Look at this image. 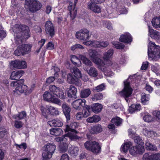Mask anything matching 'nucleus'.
<instances>
[{"instance_id": "nucleus-1", "label": "nucleus", "mask_w": 160, "mask_h": 160, "mask_svg": "<svg viewBox=\"0 0 160 160\" xmlns=\"http://www.w3.org/2000/svg\"><path fill=\"white\" fill-rule=\"evenodd\" d=\"M13 32L16 43H21L24 39H28L30 37L29 29L28 26L20 24L15 25Z\"/></svg>"}, {"instance_id": "nucleus-2", "label": "nucleus", "mask_w": 160, "mask_h": 160, "mask_svg": "<svg viewBox=\"0 0 160 160\" xmlns=\"http://www.w3.org/2000/svg\"><path fill=\"white\" fill-rule=\"evenodd\" d=\"M24 82V80L21 79L16 81H13L11 83V86L16 87L13 92L14 95L18 96L23 93L25 95H28L32 92L34 88V85H31L29 87L25 85H22Z\"/></svg>"}, {"instance_id": "nucleus-3", "label": "nucleus", "mask_w": 160, "mask_h": 160, "mask_svg": "<svg viewBox=\"0 0 160 160\" xmlns=\"http://www.w3.org/2000/svg\"><path fill=\"white\" fill-rule=\"evenodd\" d=\"M89 57L91 60L98 66V68L104 73V74L108 77H112L114 75V73L110 71L107 72L106 70V67L104 68L105 63L99 57L100 55L95 50L89 49L88 51Z\"/></svg>"}, {"instance_id": "nucleus-4", "label": "nucleus", "mask_w": 160, "mask_h": 160, "mask_svg": "<svg viewBox=\"0 0 160 160\" xmlns=\"http://www.w3.org/2000/svg\"><path fill=\"white\" fill-rule=\"evenodd\" d=\"M129 136L132 138L134 137V142L137 143L136 147L131 148L130 150V153L133 156H135L138 154H142L144 151L145 149L143 145V143L140 137L136 136L135 134V131L131 129L128 130Z\"/></svg>"}, {"instance_id": "nucleus-5", "label": "nucleus", "mask_w": 160, "mask_h": 160, "mask_svg": "<svg viewBox=\"0 0 160 160\" xmlns=\"http://www.w3.org/2000/svg\"><path fill=\"white\" fill-rule=\"evenodd\" d=\"M113 53V50L110 49L107 51L104 52L103 54L102 58L104 60L103 61L105 63L104 68H105V67H106V70L107 72H109V71H110L112 72L110 70L108 69V68L106 66L109 67H110L114 69L117 71L119 70V67L118 66L117 63L115 62L113 63L110 60V59L112 58Z\"/></svg>"}, {"instance_id": "nucleus-6", "label": "nucleus", "mask_w": 160, "mask_h": 160, "mask_svg": "<svg viewBox=\"0 0 160 160\" xmlns=\"http://www.w3.org/2000/svg\"><path fill=\"white\" fill-rule=\"evenodd\" d=\"M148 54L149 60H157L160 57V47L156 46L154 43L149 41Z\"/></svg>"}, {"instance_id": "nucleus-7", "label": "nucleus", "mask_w": 160, "mask_h": 160, "mask_svg": "<svg viewBox=\"0 0 160 160\" xmlns=\"http://www.w3.org/2000/svg\"><path fill=\"white\" fill-rule=\"evenodd\" d=\"M78 127V124L75 122H72L69 125H68L66 126L64 131L65 132H68L66 134V136L69 137L71 140L78 139L80 138L78 137L76 134L78 133L75 129Z\"/></svg>"}, {"instance_id": "nucleus-8", "label": "nucleus", "mask_w": 160, "mask_h": 160, "mask_svg": "<svg viewBox=\"0 0 160 160\" xmlns=\"http://www.w3.org/2000/svg\"><path fill=\"white\" fill-rule=\"evenodd\" d=\"M56 146L54 143H48L42 148V154L43 160H48L54 152Z\"/></svg>"}, {"instance_id": "nucleus-9", "label": "nucleus", "mask_w": 160, "mask_h": 160, "mask_svg": "<svg viewBox=\"0 0 160 160\" xmlns=\"http://www.w3.org/2000/svg\"><path fill=\"white\" fill-rule=\"evenodd\" d=\"M135 75L129 76L128 79L124 82V87L122 91L119 92V94L125 98L127 102H128L127 98L130 97L133 91L132 89L130 86L129 79H131L135 76Z\"/></svg>"}, {"instance_id": "nucleus-10", "label": "nucleus", "mask_w": 160, "mask_h": 160, "mask_svg": "<svg viewBox=\"0 0 160 160\" xmlns=\"http://www.w3.org/2000/svg\"><path fill=\"white\" fill-rule=\"evenodd\" d=\"M84 146L86 149L91 151L94 153H98L101 151V145L95 141H88L85 143Z\"/></svg>"}, {"instance_id": "nucleus-11", "label": "nucleus", "mask_w": 160, "mask_h": 160, "mask_svg": "<svg viewBox=\"0 0 160 160\" xmlns=\"http://www.w3.org/2000/svg\"><path fill=\"white\" fill-rule=\"evenodd\" d=\"M41 110L43 116L46 118H48V110L50 114L52 115H58L60 114V112L58 109L56 108L51 106L49 105H46L45 107L42 106L41 108Z\"/></svg>"}, {"instance_id": "nucleus-12", "label": "nucleus", "mask_w": 160, "mask_h": 160, "mask_svg": "<svg viewBox=\"0 0 160 160\" xmlns=\"http://www.w3.org/2000/svg\"><path fill=\"white\" fill-rule=\"evenodd\" d=\"M43 98L44 100L45 101L59 105H60L61 104L60 100L56 98L55 96L50 92L49 91H46L44 92L43 95Z\"/></svg>"}, {"instance_id": "nucleus-13", "label": "nucleus", "mask_w": 160, "mask_h": 160, "mask_svg": "<svg viewBox=\"0 0 160 160\" xmlns=\"http://www.w3.org/2000/svg\"><path fill=\"white\" fill-rule=\"evenodd\" d=\"M105 0H90L88 4V7L92 11L96 13L101 12V8L97 5L98 3L103 2Z\"/></svg>"}, {"instance_id": "nucleus-14", "label": "nucleus", "mask_w": 160, "mask_h": 160, "mask_svg": "<svg viewBox=\"0 0 160 160\" xmlns=\"http://www.w3.org/2000/svg\"><path fill=\"white\" fill-rule=\"evenodd\" d=\"M49 91L54 96H56L62 99L65 98L63 91L54 85L49 86Z\"/></svg>"}, {"instance_id": "nucleus-15", "label": "nucleus", "mask_w": 160, "mask_h": 160, "mask_svg": "<svg viewBox=\"0 0 160 160\" xmlns=\"http://www.w3.org/2000/svg\"><path fill=\"white\" fill-rule=\"evenodd\" d=\"M77 38L82 40L83 41L88 40L90 38L88 31L86 29H82L79 31L77 32L76 34Z\"/></svg>"}, {"instance_id": "nucleus-16", "label": "nucleus", "mask_w": 160, "mask_h": 160, "mask_svg": "<svg viewBox=\"0 0 160 160\" xmlns=\"http://www.w3.org/2000/svg\"><path fill=\"white\" fill-rule=\"evenodd\" d=\"M26 3L29 6V9L32 12H34L39 10L41 7V3L35 0H26Z\"/></svg>"}, {"instance_id": "nucleus-17", "label": "nucleus", "mask_w": 160, "mask_h": 160, "mask_svg": "<svg viewBox=\"0 0 160 160\" xmlns=\"http://www.w3.org/2000/svg\"><path fill=\"white\" fill-rule=\"evenodd\" d=\"M86 101L84 99H79L74 101L72 103V107L76 110H80L82 107L86 104Z\"/></svg>"}, {"instance_id": "nucleus-18", "label": "nucleus", "mask_w": 160, "mask_h": 160, "mask_svg": "<svg viewBox=\"0 0 160 160\" xmlns=\"http://www.w3.org/2000/svg\"><path fill=\"white\" fill-rule=\"evenodd\" d=\"M45 30L46 33L51 37L54 35V27L51 21H48L46 22L45 25Z\"/></svg>"}, {"instance_id": "nucleus-19", "label": "nucleus", "mask_w": 160, "mask_h": 160, "mask_svg": "<svg viewBox=\"0 0 160 160\" xmlns=\"http://www.w3.org/2000/svg\"><path fill=\"white\" fill-rule=\"evenodd\" d=\"M67 81L69 83L74 84L78 86H80L82 85L81 81L71 73L68 75Z\"/></svg>"}, {"instance_id": "nucleus-20", "label": "nucleus", "mask_w": 160, "mask_h": 160, "mask_svg": "<svg viewBox=\"0 0 160 160\" xmlns=\"http://www.w3.org/2000/svg\"><path fill=\"white\" fill-rule=\"evenodd\" d=\"M148 34L152 38L158 40L160 38V32L156 30H153L152 28L148 26Z\"/></svg>"}, {"instance_id": "nucleus-21", "label": "nucleus", "mask_w": 160, "mask_h": 160, "mask_svg": "<svg viewBox=\"0 0 160 160\" xmlns=\"http://www.w3.org/2000/svg\"><path fill=\"white\" fill-rule=\"evenodd\" d=\"M68 96L69 98H77V89L74 86L70 85L66 89Z\"/></svg>"}, {"instance_id": "nucleus-22", "label": "nucleus", "mask_w": 160, "mask_h": 160, "mask_svg": "<svg viewBox=\"0 0 160 160\" xmlns=\"http://www.w3.org/2000/svg\"><path fill=\"white\" fill-rule=\"evenodd\" d=\"M119 40L122 42L129 43L132 41V39L130 34L129 33L127 32L121 35Z\"/></svg>"}, {"instance_id": "nucleus-23", "label": "nucleus", "mask_w": 160, "mask_h": 160, "mask_svg": "<svg viewBox=\"0 0 160 160\" xmlns=\"http://www.w3.org/2000/svg\"><path fill=\"white\" fill-rule=\"evenodd\" d=\"M62 108L67 120V121L69 120L70 118V113L71 110V108L67 104L64 103L62 105Z\"/></svg>"}, {"instance_id": "nucleus-24", "label": "nucleus", "mask_w": 160, "mask_h": 160, "mask_svg": "<svg viewBox=\"0 0 160 160\" xmlns=\"http://www.w3.org/2000/svg\"><path fill=\"white\" fill-rule=\"evenodd\" d=\"M24 73V72L22 70L13 71L11 74L10 78L12 80L18 79L23 75Z\"/></svg>"}, {"instance_id": "nucleus-25", "label": "nucleus", "mask_w": 160, "mask_h": 160, "mask_svg": "<svg viewBox=\"0 0 160 160\" xmlns=\"http://www.w3.org/2000/svg\"><path fill=\"white\" fill-rule=\"evenodd\" d=\"M102 126L99 124H97L92 127L90 130L91 133L93 134H96L102 132Z\"/></svg>"}, {"instance_id": "nucleus-26", "label": "nucleus", "mask_w": 160, "mask_h": 160, "mask_svg": "<svg viewBox=\"0 0 160 160\" xmlns=\"http://www.w3.org/2000/svg\"><path fill=\"white\" fill-rule=\"evenodd\" d=\"M94 44L95 48H105L108 46V43L106 41H103L99 40H96V43Z\"/></svg>"}, {"instance_id": "nucleus-27", "label": "nucleus", "mask_w": 160, "mask_h": 160, "mask_svg": "<svg viewBox=\"0 0 160 160\" xmlns=\"http://www.w3.org/2000/svg\"><path fill=\"white\" fill-rule=\"evenodd\" d=\"M91 110V106H90L85 105L83 107L82 113L83 118H86L90 115Z\"/></svg>"}, {"instance_id": "nucleus-28", "label": "nucleus", "mask_w": 160, "mask_h": 160, "mask_svg": "<svg viewBox=\"0 0 160 160\" xmlns=\"http://www.w3.org/2000/svg\"><path fill=\"white\" fill-rule=\"evenodd\" d=\"M102 108V105L98 103L93 104L91 106V109L95 113H97L100 112Z\"/></svg>"}, {"instance_id": "nucleus-29", "label": "nucleus", "mask_w": 160, "mask_h": 160, "mask_svg": "<svg viewBox=\"0 0 160 160\" xmlns=\"http://www.w3.org/2000/svg\"><path fill=\"white\" fill-rule=\"evenodd\" d=\"M140 115L143 117V119L145 122H149L153 120L152 116L148 112H142Z\"/></svg>"}, {"instance_id": "nucleus-30", "label": "nucleus", "mask_w": 160, "mask_h": 160, "mask_svg": "<svg viewBox=\"0 0 160 160\" xmlns=\"http://www.w3.org/2000/svg\"><path fill=\"white\" fill-rule=\"evenodd\" d=\"M141 106L140 104H133L129 107L128 111L129 113H132L135 112H137L140 110Z\"/></svg>"}, {"instance_id": "nucleus-31", "label": "nucleus", "mask_w": 160, "mask_h": 160, "mask_svg": "<svg viewBox=\"0 0 160 160\" xmlns=\"http://www.w3.org/2000/svg\"><path fill=\"white\" fill-rule=\"evenodd\" d=\"M152 26L156 28H160V16L153 18L151 21Z\"/></svg>"}, {"instance_id": "nucleus-32", "label": "nucleus", "mask_w": 160, "mask_h": 160, "mask_svg": "<svg viewBox=\"0 0 160 160\" xmlns=\"http://www.w3.org/2000/svg\"><path fill=\"white\" fill-rule=\"evenodd\" d=\"M132 143L130 141L124 142L121 146V151L124 153L126 152H128L130 147L132 146Z\"/></svg>"}, {"instance_id": "nucleus-33", "label": "nucleus", "mask_w": 160, "mask_h": 160, "mask_svg": "<svg viewBox=\"0 0 160 160\" xmlns=\"http://www.w3.org/2000/svg\"><path fill=\"white\" fill-rule=\"evenodd\" d=\"M150 99V95L147 94L145 93H142L141 95V101L142 104L143 105L147 104L149 103Z\"/></svg>"}, {"instance_id": "nucleus-34", "label": "nucleus", "mask_w": 160, "mask_h": 160, "mask_svg": "<svg viewBox=\"0 0 160 160\" xmlns=\"http://www.w3.org/2000/svg\"><path fill=\"white\" fill-rule=\"evenodd\" d=\"M21 50L23 54L28 53L31 49L32 46L31 45L24 44L21 46Z\"/></svg>"}, {"instance_id": "nucleus-35", "label": "nucleus", "mask_w": 160, "mask_h": 160, "mask_svg": "<svg viewBox=\"0 0 160 160\" xmlns=\"http://www.w3.org/2000/svg\"><path fill=\"white\" fill-rule=\"evenodd\" d=\"M12 118L15 119H22L26 118L27 114L25 112L22 111L17 114H14L12 116Z\"/></svg>"}, {"instance_id": "nucleus-36", "label": "nucleus", "mask_w": 160, "mask_h": 160, "mask_svg": "<svg viewBox=\"0 0 160 160\" xmlns=\"http://www.w3.org/2000/svg\"><path fill=\"white\" fill-rule=\"evenodd\" d=\"M87 73L91 77H96L98 74L97 69L94 67H91L87 70Z\"/></svg>"}, {"instance_id": "nucleus-37", "label": "nucleus", "mask_w": 160, "mask_h": 160, "mask_svg": "<svg viewBox=\"0 0 160 160\" xmlns=\"http://www.w3.org/2000/svg\"><path fill=\"white\" fill-rule=\"evenodd\" d=\"M68 151L72 156H76L78 154L79 149L77 147H72L69 149Z\"/></svg>"}, {"instance_id": "nucleus-38", "label": "nucleus", "mask_w": 160, "mask_h": 160, "mask_svg": "<svg viewBox=\"0 0 160 160\" xmlns=\"http://www.w3.org/2000/svg\"><path fill=\"white\" fill-rule=\"evenodd\" d=\"M50 133L53 135L58 136L62 134V131L60 128H52L50 130Z\"/></svg>"}, {"instance_id": "nucleus-39", "label": "nucleus", "mask_w": 160, "mask_h": 160, "mask_svg": "<svg viewBox=\"0 0 160 160\" xmlns=\"http://www.w3.org/2000/svg\"><path fill=\"white\" fill-rule=\"evenodd\" d=\"M79 58L86 65L89 66H91L92 65V63L91 61L82 55H80Z\"/></svg>"}, {"instance_id": "nucleus-40", "label": "nucleus", "mask_w": 160, "mask_h": 160, "mask_svg": "<svg viewBox=\"0 0 160 160\" xmlns=\"http://www.w3.org/2000/svg\"><path fill=\"white\" fill-rule=\"evenodd\" d=\"M68 143L65 142L61 143L59 149L60 152L61 153H64L66 152L68 149Z\"/></svg>"}, {"instance_id": "nucleus-41", "label": "nucleus", "mask_w": 160, "mask_h": 160, "mask_svg": "<svg viewBox=\"0 0 160 160\" xmlns=\"http://www.w3.org/2000/svg\"><path fill=\"white\" fill-rule=\"evenodd\" d=\"M91 94V91L89 89H85L81 91L80 95L82 98H86L89 96Z\"/></svg>"}, {"instance_id": "nucleus-42", "label": "nucleus", "mask_w": 160, "mask_h": 160, "mask_svg": "<svg viewBox=\"0 0 160 160\" xmlns=\"http://www.w3.org/2000/svg\"><path fill=\"white\" fill-rule=\"evenodd\" d=\"M103 98V95L100 92H98L93 95L92 99L93 101L96 102L102 99Z\"/></svg>"}, {"instance_id": "nucleus-43", "label": "nucleus", "mask_w": 160, "mask_h": 160, "mask_svg": "<svg viewBox=\"0 0 160 160\" xmlns=\"http://www.w3.org/2000/svg\"><path fill=\"white\" fill-rule=\"evenodd\" d=\"M152 71L158 76L160 74V67L157 64L152 65L151 67Z\"/></svg>"}, {"instance_id": "nucleus-44", "label": "nucleus", "mask_w": 160, "mask_h": 160, "mask_svg": "<svg viewBox=\"0 0 160 160\" xmlns=\"http://www.w3.org/2000/svg\"><path fill=\"white\" fill-rule=\"evenodd\" d=\"M111 122L117 126H119L122 124V119L119 117H116L112 119Z\"/></svg>"}, {"instance_id": "nucleus-45", "label": "nucleus", "mask_w": 160, "mask_h": 160, "mask_svg": "<svg viewBox=\"0 0 160 160\" xmlns=\"http://www.w3.org/2000/svg\"><path fill=\"white\" fill-rule=\"evenodd\" d=\"M74 75L78 79L82 77V74L80 71L76 67H74L71 70Z\"/></svg>"}, {"instance_id": "nucleus-46", "label": "nucleus", "mask_w": 160, "mask_h": 160, "mask_svg": "<svg viewBox=\"0 0 160 160\" xmlns=\"http://www.w3.org/2000/svg\"><path fill=\"white\" fill-rule=\"evenodd\" d=\"M112 108L117 110L118 112L123 111L124 109L122 105L120 103H114L113 105L112 106Z\"/></svg>"}, {"instance_id": "nucleus-47", "label": "nucleus", "mask_w": 160, "mask_h": 160, "mask_svg": "<svg viewBox=\"0 0 160 160\" xmlns=\"http://www.w3.org/2000/svg\"><path fill=\"white\" fill-rule=\"evenodd\" d=\"M18 60L12 61L9 63V66L12 69L14 68L19 69Z\"/></svg>"}, {"instance_id": "nucleus-48", "label": "nucleus", "mask_w": 160, "mask_h": 160, "mask_svg": "<svg viewBox=\"0 0 160 160\" xmlns=\"http://www.w3.org/2000/svg\"><path fill=\"white\" fill-rule=\"evenodd\" d=\"M146 148L148 150H149L152 151L156 150H157V147L152 145L150 142H146Z\"/></svg>"}, {"instance_id": "nucleus-49", "label": "nucleus", "mask_w": 160, "mask_h": 160, "mask_svg": "<svg viewBox=\"0 0 160 160\" xmlns=\"http://www.w3.org/2000/svg\"><path fill=\"white\" fill-rule=\"evenodd\" d=\"M68 9L70 11L71 18L72 19L74 18L75 17L76 15L77 12L76 10L75 9H73L72 7L68 6Z\"/></svg>"}, {"instance_id": "nucleus-50", "label": "nucleus", "mask_w": 160, "mask_h": 160, "mask_svg": "<svg viewBox=\"0 0 160 160\" xmlns=\"http://www.w3.org/2000/svg\"><path fill=\"white\" fill-rule=\"evenodd\" d=\"M71 60L72 63L75 65H77L78 67H79L81 64V63L78 64V65H77V62L78 61H80L79 59L75 55H72L71 57Z\"/></svg>"}, {"instance_id": "nucleus-51", "label": "nucleus", "mask_w": 160, "mask_h": 160, "mask_svg": "<svg viewBox=\"0 0 160 160\" xmlns=\"http://www.w3.org/2000/svg\"><path fill=\"white\" fill-rule=\"evenodd\" d=\"M105 88V85L102 84L96 87H95L92 90L93 92H100L104 90Z\"/></svg>"}, {"instance_id": "nucleus-52", "label": "nucleus", "mask_w": 160, "mask_h": 160, "mask_svg": "<svg viewBox=\"0 0 160 160\" xmlns=\"http://www.w3.org/2000/svg\"><path fill=\"white\" fill-rule=\"evenodd\" d=\"M19 69H25L27 67V64L26 62L23 60H18Z\"/></svg>"}, {"instance_id": "nucleus-53", "label": "nucleus", "mask_w": 160, "mask_h": 160, "mask_svg": "<svg viewBox=\"0 0 160 160\" xmlns=\"http://www.w3.org/2000/svg\"><path fill=\"white\" fill-rule=\"evenodd\" d=\"M8 134V130L2 127L0 128V138L4 137Z\"/></svg>"}, {"instance_id": "nucleus-54", "label": "nucleus", "mask_w": 160, "mask_h": 160, "mask_svg": "<svg viewBox=\"0 0 160 160\" xmlns=\"http://www.w3.org/2000/svg\"><path fill=\"white\" fill-rule=\"evenodd\" d=\"M112 43L114 47L118 49H122L124 47V45L123 44L118 42H112Z\"/></svg>"}, {"instance_id": "nucleus-55", "label": "nucleus", "mask_w": 160, "mask_h": 160, "mask_svg": "<svg viewBox=\"0 0 160 160\" xmlns=\"http://www.w3.org/2000/svg\"><path fill=\"white\" fill-rule=\"evenodd\" d=\"M16 148L18 149L19 148L22 149L24 150L26 149L27 148V145L26 143L23 142L20 144H14Z\"/></svg>"}, {"instance_id": "nucleus-56", "label": "nucleus", "mask_w": 160, "mask_h": 160, "mask_svg": "<svg viewBox=\"0 0 160 160\" xmlns=\"http://www.w3.org/2000/svg\"><path fill=\"white\" fill-rule=\"evenodd\" d=\"M103 26L109 30H112V23L108 21H103Z\"/></svg>"}, {"instance_id": "nucleus-57", "label": "nucleus", "mask_w": 160, "mask_h": 160, "mask_svg": "<svg viewBox=\"0 0 160 160\" xmlns=\"http://www.w3.org/2000/svg\"><path fill=\"white\" fill-rule=\"evenodd\" d=\"M143 160H152V154L150 153H145L142 158Z\"/></svg>"}, {"instance_id": "nucleus-58", "label": "nucleus", "mask_w": 160, "mask_h": 160, "mask_svg": "<svg viewBox=\"0 0 160 160\" xmlns=\"http://www.w3.org/2000/svg\"><path fill=\"white\" fill-rule=\"evenodd\" d=\"M21 48V46H20L18 47L17 49L15 51L14 53L15 55L17 56H20L21 55H24Z\"/></svg>"}, {"instance_id": "nucleus-59", "label": "nucleus", "mask_w": 160, "mask_h": 160, "mask_svg": "<svg viewBox=\"0 0 160 160\" xmlns=\"http://www.w3.org/2000/svg\"><path fill=\"white\" fill-rule=\"evenodd\" d=\"M96 43V40L94 41H88L86 42L84 41L83 43L87 46H90L92 47L95 48L94 44Z\"/></svg>"}, {"instance_id": "nucleus-60", "label": "nucleus", "mask_w": 160, "mask_h": 160, "mask_svg": "<svg viewBox=\"0 0 160 160\" xmlns=\"http://www.w3.org/2000/svg\"><path fill=\"white\" fill-rule=\"evenodd\" d=\"M152 114L154 117L157 118V120L160 122V112L155 110L152 112Z\"/></svg>"}, {"instance_id": "nucleus-61", "label": "nucleus", "mask_w": 160, "mask_h": 160, "mask_svg": "<svg viewBox=\"0 0 160 160\" xmlns=\"http://www.w3.org/2000/svg\"><path fill=\"white\" fill-rule=\"evenodd\" d=\"M66 137L69 138L68 137L66 136V134L64 137H58L55 138L56 141L57 142H62V143L63 142H65L67 141L68 139Z\"/></svg>"}, {"instance_id": "nucleus-62", "label": "nucleus", "mask_w": 160, "mask_h": 160, "mask_svg": "<svg viewBox=\"0 0 160 160\" xmlns=\"http://www.w3.org/2000/svg\"><path fill=\"white\" fill-rule=\"evenodd\" d=\"M127 58L124 55H122L119 60V63L121 64L125 63L127 61Z\"/></svg>"}, {"instance_id": "nucleus-63", "label": "nucleus", "mask_w": 160, "mask_h": 160, "mask_svg": "<svg viewBox=\"0 0 160 160\" xmlns=\"http://www.w3.org/2000/svg\"><path fill=\"white\" fill-rule=\"evenodd\" d=\"M23 124L22 122L16 120L14 122V126L17 128H21L23 126Z\"/></svg>"}, {"instance_id": "nucleus-64", "label": "nucleus", "mask_w": 160, "mask_h": 160, "mask_svg": "<svg viewBox=\"0 0 160 160\" xmlns=\"http://www.w3.org/2000/svg\"><path fill=\"white\" fill-rule=\"evenodd\" d=\"M152 160H160V153L152 154Z\"/></svg>"}]
</instances>
